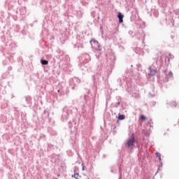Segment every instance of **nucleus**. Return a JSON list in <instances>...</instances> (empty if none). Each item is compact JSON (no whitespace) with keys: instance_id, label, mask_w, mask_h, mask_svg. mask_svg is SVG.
<instances>
[{"instance_id":"f257e3e1","label":"nucleus","mask_w":179,"mask_h":179,"mask_svg":"<svg viewBox=\"0 0 179 179\" xmlns=\"http://www.w3.org/2000/svg\"><path fill=\"white\" fill-rule=\"evenodd\" d=\"M90 43L95 50H99V48H100V44H99V42L95 39H92Z\"/></svg>"},{"instance_id":"f03ea898","label":"nucleus","mask_w":179,"mask_h":179,"mask_svg":"<svg viewBox=\"0 0 179 179\" xmlns=\"http://www.w3.org/2000/svg\"><path fill=\"white\" fill-rule=\"evenodd\" d=\"M134 143H135V138L131 137L127 141V148H131V146H134Z\"/></svg>"},{"instance_id":"7ed1b4c3","label":"nucleus","mask_w":179,"mask_h":179,"mask_svg":"<svg viewBox=\"0 0 179 179\" xmlns=\"http://www.w3.org/2000/svg\"><path fill=\"white\" fill-rule=\"evenodd\" d=\"M117 17H118V19H119V22H120V23H122L123 22H124V15H122V14H121V13H119L118 14H117Z\"/></svg>"},{"instance_id":"20e7f679","label":"nucleus","mask_w":179,"mask_h":179,"mask_svg":"<svg viewBox=\"0 0 179 179\" xmlns=\"http://www.w3.org/2000/svg\"><path fill=\"white\" fill-rule=\"evenodd\" d=\"M41 63L42 64V65H48V61L47 60H41Z\"/></svg>"},{"instance_id":"39448f33","label":"nucleus","mask_w":179,"mask_h":179,"mask_svg":"<svg viewBox=\"0 0 179 179\" xmlns=\"http://www.w3.org/2000/svg\"><path fill=\"white\" fill-rule=\"evenodd\" d=\"M118 120H125V115H120L118 116Z\"/></svg>"},{"instance_id":"423d86ee","label":"nucleus","mask_w":179,"mask_h":179,"mask_svg":"<svg viewBox=\"0 0 179 179\" xmlns=\"http://www.w3.org/2000/svg\"><path fill=\"white\" fill-rule=\"evenodd\" d=\"M140 120H141L142 121H145L146 116L143 115H141V117H140Z\"/></svg>"},{"instance_id":"0eeeda50","label":"nucleus","mask_w":179,"mask_h":179,"mask_svg":"<svg viewBox=\"0 0 179 179\" xmlns=\"http://www.w3.org/2000/svg\"><path fill=\"white\" fill-rule=\"evenodd\" d=\"M156 156H157V157H159V160H162V156H161L160 153L157 152V153H156Z\"/></svg>"},{"instance_id":"6e6552de","label":"nucleus","mask_w":179,"mask_h":179,"mask_svg":"<svg viewBox=\"0 0 179 179\" xmlns=\"http://www.w3.org/2000/svg\"><path fill=\"white\" fill-rule=\"evenodd\" d=\"M74 177L76 178V179H78V177H79V173H75Z\"/></svg>"},{"instance_id":"1a4fd4ad","label":"nucleus","mask_w":179,"mask_h":179,"mask_svg":"<svg viewBox=\"0 0 179 179\" xmlns=\"http://www.w3.org/2000/svg\"><path fill=\"white\" fill-rule=\"evenodd\" d=\"M169 76H173V73H172L171 71L169 72Z\"/></svg>"},{"instance_id":"9d476101","label":"nucleus","mask_w":179,"mask_h":179,"mask_svg":"<svg viewBox=\"0 0 179 179\" xmlns=\"http://www.w3.org/2000/svg\"><path fill=\"white\" fill-rule=\"evenodd\" d=\"M57 177H59V174L57 175Z\"/></svg>"}]
</instances>
